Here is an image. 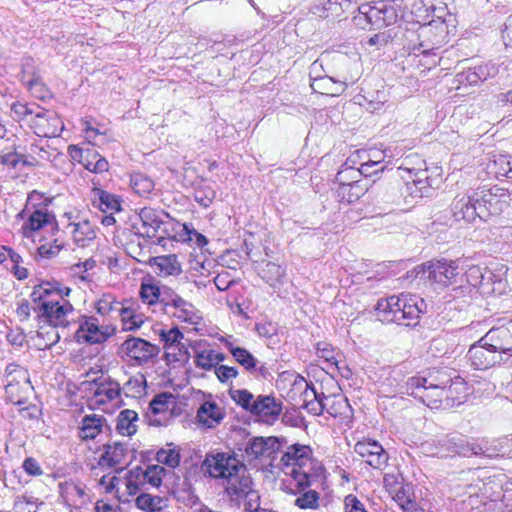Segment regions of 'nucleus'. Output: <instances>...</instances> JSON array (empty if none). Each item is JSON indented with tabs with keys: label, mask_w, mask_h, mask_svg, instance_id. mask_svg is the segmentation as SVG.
Returning <instances> with one entry per match:
<instances>
[{
	"label": "nucleus",
	"mask_w": 512,
	"mask_h": 512,
	"mask_svg": "<svg viewBox=\"0 0 512 512\" xmlns=\"http://www.w3.org/2000/svg\"><path fill=\"white\" fill-rule=\"evenodd\" d=\"M432 185L433 180L430 178L423 180H412L411 182L406 183V190L410 196L422 198L429 195Z\"/></svg>",
	"instance_id": "obj_53"
},
{
	"label": "nucleus",
	"mask_w": 512,
	"mask_h": 512,
	"mask_svg": "<svg viewBox=\"0 0 512 512\" xmlns=\"http://www.w3.org/2000/svg\"><path fill=\"white\" fill-rule=\"evenodd\" d=\"M138 420V414L134 410H122L117 417L116 430L123 436H132L137 431L135 422Z\"/></svg>",
	"instance_id": "obj_42"
},
{
	"label": "nucleus",
	"mask_w": 512,
	"mask_h": 512,
	"mask_svg": "<svg viewBox=\"0 0 512 512\" xmlns=\"http://www.w3.org/2000/svg\"><path fill=\"white\" fill-rule=\"evenodd\" d=\"M377 318L382 322H394L407 326H415L422 314L428 312L426 301L415 294L392 295L380 298L375 305Z\"/></svg>",
	"instance_id": "obj_1"
},
{
	"label": "nucleus",
	"mask_w": 512,
	"mask_h": 512,
	"mask_svg": "<svg viewBox=\"0 0 512 512\" xmlns=\"http://www.w3.org/2000/svg\"><path fill=\"white\" fill-rule=\"evenodd\" d=\"M393 32L396 34L395 42L398 45L403 46L409 53L414 55L419 54L420 48V24L418 22L407 23L402 21L398 22L397 26L392 27Z\"/></svg>",
	"instance_id": "obj_15"
},
{
	"label": "nucleus",
	"mask_w": 512,
	"mask_h": 512,
	"mask_svg": "<svg viewBox=\"0 0 512 512\" xmlns=\"http://www.w3.org/2000/svg\"><path fill=\"white\" fill-rule=\"evenodd\" d=\"M124 307L123 303L117 301L110 293L103 294L95 305L96 312L100 315L116 313L120 316L121 310L124 309Z\"/></svg>",
	"instance_id": "obj_47"
},
{
	"label": "nucleus",
	"mask_w": 512,
	"mask_h": 512,
	"mask_svg": "<svg viewBox=\"0 0 512 512\" xmlns=\"http://www.w3.org/2000/svg\"><path fill=\"white\" fill-rule=\"evenodd\" d=\"M354 451L374 469L382 470L388 464V453L376 440L364 439L358 441L354 446Z\"/></svg>",
	"instance_id": "obj_14"
},
{
	"label": "nucleus",
	"mask_w": 512,
	"mask_h": 512,
	"mask_svg": "<svg viewBox=\"0 0 512 512\" xmlns=\"http://www.w3.org/2000/svg\"><path fill=\"white\" fill-rule=\"evenodd\" d=\"M252 479L248 475L242 477V479L236 485L238 494H227L232 501H240L245 499V511L251 512L260 507V496L257 491L251 489Z\"/></svg>",
	"instance_id": "obj_23"
},
{
	"label": "nucleus",
	"mask_w": 512,
	"mask_h": 512,
	"mask_svg": "<svg viewBox=\"0 0 512 512\" xmlns=\"http://www.w3.org/2000/svg\"><path fill=\"white\" fill-rule=\"evenodd\" d=\"M396 34L393 32L392 27L385 29L382 32H379L367 40V44L369 46H379L383 47L389 42H393L395 39Z\"/></svg>",
	"instance_id": "obj_62"
},
{
	"label": "nucleus",
	"mask_w": 512,
	"mask_h": 512,
	"mask_svg": "<svg viewBox=\"0 0 512 512\" xmlns=\"http://www.w3.org/2000/svg\"><path fill=\"white\" fill-rule=\"evenodd\" d=\"M201 346V343H197L192 347L195 366L205 371L215 370L216 365L213 359V349H202Z\"/></svg>",
	"instance_id": "obj_46"
},
{
	"label": "nucleus",
	"mask_w": 512,
	"mask_h": 512,
	"mask_svg": "<svg viewBox=\"0 0 512 512\" xmlns=\"http://www.w3.org/2000/svg\"><path fill=\"white\" fill-rule=\"evenodd\" d=\"M368 191V183L363 180H352L350 184H344L337 189V196L341 202L353 203L360 199Z\"/></svg>",
	"instance_id": "obj_35"
},
{
	"label": "nucleus",
	"mask_w": 512,
	"mask_h": 512,
	"mask_svg": "<svg viewBox=\"0 0 512 512\" xmlns=\"http://www.w3.org/2000/svg\"><path fill=\"white\" fill-rule=\"evenodd\" d=\"M463 388V379H456L451 383L448 390H443L434 384L433 379L415 376L407 381V392L414 398L419 399L430 408H438L444 403V397L453 396V391Z\"/></svg>",
	"instance_id": "obj_9"
},
{
	"label": "nucleus",
	"mask_w": 512,
	"mask_h": 512,
	"mask_svg": "<svg viewBox=\"0 0 512 512\" xmlns=\"http://www.w3.org/2000/svg\"><path fill=\"white\" fill-rule=\"evenodd\" d=\"M216 197V192L213 188L209 186H205L203 188H197L195 190V201L203 206L208 207L213 202L214 198Z\"/></svg>",
	"instance_id": "obj_64"
},
{
	"label": "nucleus",
	"mask_w": 512,
	"mask_h": 512,
	"mask_svg": "<svg viewBox=\"0 0 512 512\" xmlns=\"http://www.w3.org/2000/svg\"><path fill=\"white\" fill-rule=\"evenodd\" d=\"M37 339L40 349H50L59 342L60 335L56 330V327L48 325L45 327L40 324L39 330L37 331Z\"/></svg>",
	"instance_id": "obj_49"
},
{
	"label": "nucleus",
	"mask_w": 512,
	"mask_h": 512,
	"mask_svg": "<svg viewBox=\"0 0 512 512\" xmlns=\"http://www.w3.org/2000/svg\"><path fill=\"white\" fill-rule=\"evenodd\" d=\"M464 437L460 435L444 436L437 440L436 451L433 455L446 458L454 454L462 456Z\"/></svg>",
	"instance_id": "obj_32"
},
{
	"label": "nucleus",
	"mask_w": 512,
	"mask_h": 512,
	"mask_svg": "<svg viewBox=\"0 0 512 512\" xmlns=\"http://www.w3.org/2000/svg\"><path fill=\"white\" fill-rule=\"evenodd\" d=\"M111 333L108 329L99 326L98 319L94 316H83L75 336L78 342L89 344H101L105 342Z\"/></svg>",
	"instance_id": "obj_17"
},
{
	"label": "nucleus",
	"mask_w": 512,
	"mask_h": 512,
	"mask_svg": "<svg viewBox=\"0 0 512 512\" xmlns=\"http://www.w3.org/2000/svg\"><path fill=\"white\" fill-rule=\"evenodd\" d=\"M280 442L277 437L256 436L248 440L245 447V454L249 459H258L260 457L274 458L278 452Z\"/></svg>",
	"instance_id": "obj_18"
},
{
	"label": "nucleus",
	"mask_w": 512,
	"mask_h": 512,
	"mask_svg": "<svg viewBox=\"0 0 512 512\" xmlns=\"http://www.w3.org/2000/svg\"><path fill=\"white\" fill-rule=\"evenodd\" d=\"M103 449L104 452L101 454L98 461L100 466L114 468L126 464L128 449L124 444L120 442H115L112 445L104 444Z\"/></svg>",
	"instance_id": "obj_26"
},
{
	"label": "nucleus",
	"mask_w": 512,
	"mask_h": 512,
	"mask_svg": "<svg viewBox=\"0 0 512 512\" xmlns=\"http://www.w3.org/2000/svg\"><path fill=\"white\" fill-rule=\"evenodd\" d=\"M434 16L428 23L420 24V48L419 54L424 57H437L440 49L449 42L450 30L443 18L444 9H436L431 5Z\"/></svg>",
	"instance_id": "obj_7"
},
{
	"label": "nucleus",
	"mask_w": 512,
	"mask_h": 512,
	"mask_svg": "<svg viewBox=\"0 0 512 512\" xmlns=\"http://www.w3.org/2000/svg\"><path fill=\"white\" fill-rule=\"evenodd\" d=\"M312 459V449L308 445L295 443L290 445L281 457L284 468H304Z\"/></svg>",
	"instance_id": "obj_20"
},
{
	"label": "nucleus",
	"mask_w": 512,
	"mask_h": 512,
	"mask_svg": "<svg viewBox=\"0 0 512 512\" xmlns=\"http://www.w3.org/2000/svg\"><path fill=\"white\" fill-rule=\"evenodd\" d=\"M93 193L92 204L103 213H114L121 210V201L116 195L102 189H94Z\"/></svg>",
	"instance_id": "obj_33"
},
{
	"label": "nucleus",
	"mask_w": 512,
	"mask_h": 512,
	"mask_svg": "<svg viewBox=\"0 0 512 512\" xmlns=\"http://www.w3.org/2000/svg\"><path fill=\"white\" fill-rule=\"evenodd\" d=\"M255 331L260 337L270 340V343L275 344L277 338L278 327L277 324L271 321H264L255 325Z\"/></svg>",
	"instance_id": "obj_59"
},
{
	"label": "nucleus",
	"mask_w": 512,
	"mask_h": 512,
	"mask_svg": "<svg viewBox=\"0 0 512 512\" xmlns=\"http://www.w3.org/2000/svg\"><path fill=\"white\" fill-rule=\"evenodd\" d=\"M168 499L149 493H140L135 499L138 509L145 512H161L167 506Z\"/></svg>",
	"instance_id": "obj_40"
},
{
	"label": "nucleus",
	"mask_w": 512,
	"mask_h": 512,
	"mask_svg": "<svg viewBox=\"0 0 512 512\" xmlns=\"http://www.w3.org/2000/svg\"><path fill=\"white\" fill-rule=\"evenodd\" d=\"M139 218L142 222V227L145 229L144 233L149 238L156 237L157 232L164 224L159 212L150 207L142 208L139 212Z\"/></svg>",
	"instance_id": "obj_38"
},
{
	"label": "nucleus",
	"mask_w": 512,
	"mask_h": 512,
	"mask_svg": "<svg viewBox=\"0 0 512 512\" xmlns=\"http://www.w3.org/2000/svg\"><path fill=\"white\" fill-rule=\"evenodd\" d=\"M358 103L364 106L370 112H376L383 108L384 104L388 101L385 91L377 90L375 92H367L365 95L358 97Z\"/></svg>",
	"instance_id": "obj_45"
},
{
	"label": "nucleus",
	"mask_w": 512,
	"mask_h": 512,
	"mask_svg": "<svg viewBox=\"0 0 512 512\" xmlns=\"http://www.w3.org/2000/svg\"><path fill=\"white\" fill-rule=\"evenodd\" d=\"M498 199L490 191L473 195L457 196L451 205L452 216L456 221L473 223L477 219L486 220L495 211Z\"/></svg>",
	"instance_id": "obj_3"
},
{
	"label": "nucleus",
	"mask_w": 512,
	"mask_h": 512,
	"mask_svg": "<svg viewBox=\"0 0 512 512\" xmlns=\"http://www.w3.org/2000/svg\"><path fill=\"white\" fill-rule=\"evenodd\" d=\"M52 295L53 291L49 288H44L43 285L34 288L31 293L32 301L38 303L37 306L33 307V310L38 313V325L43 323L54 327L66 326L68 322L65 320V317L69 312L73 311V306L67 300L60 302L57 299H46V297Z\"/></svg>",
	"instance_id": "obj_6"
},
{
	"label": "nucleus",
	"mask_w": 512,
	"mask_h": 512,
	"mask_svg": "<svg viewBox=\"0 0 512 512\" xmlns=\"http://www.w3.org/2000/svg\"><path fill=\"white\" fill-rule=\"evenodd\" d=\"M352 20L358 28L380 30L397 26L401 18L392 2L380 0L374 2L373 5L358 6L357 14L353 16Z\"/></svg>",
	"instance_id": "obj_5"
},
{
	"label": "nucleus",
	"mask_w": 512,
	"mask_h": 512,
	"mask_svg": "<svg viewBox=\"0 0 512 512\" xmlns=\"http://www.w3.org/2000/svg\"><path fill=\"white\" fill-rule=\"evenodd\" d=\"M334 61L337 67V76L344 81L346 85L348 83H355L360 77L359 73V57L355 55L354 58H350L344 54H338Z\"/></svg>",
	"instance_id": "obj_25"
},
{
	"label": "nucleus",
	"mask_w": 512,
	"mask_h": 512,
	"mask_svg": "<svg viewBox=\"0 0 512 512\" xmlns=\"http://www.w3.org/2000/svg\"><path fill=\"white\" fill-rule=\"evenodd\" d=\"M73 225V239L80 247L89 245L96 238L94 226L88 220H83Z\"/></svg>",
	"instance_id": "obj_41"
},
{
	"label": "nucleus",
	"mask_w": 512,
	"mask_h": 512,
	"mask_svg": "<svg viewBox=\"0 0 512 512\" xmlns=\"http://www.w3.org/2000/svg\"><path fill=\"white\" fill-rule=\"evenodd\" d=\"M296 499L294 504L300 509L318 508L319 493L315 490H304Z\"/></svg>",
	"instance_id": "obj_56"
},
{
	"label": "nucleus",
	"mask_w": 512,
	"mask_h": 512,
	"mask_svg": "<svg viewBox=\"0 0 512 512\" xmlns=\"http://www.w3.org/2000/svg\"><path fill=\"white\" fill-rule=\"evenodd\" d=\"M180 298L174 290L169 287L162 286L160 287V296L158 305L161 307V310L165 314H170V310H172L176 301Z\"/></svg>",
	"instance_id": "obj_54"
},
{
	"label": "nucleus",
	"mask_w": 512,
	"mask_h": 512,
	"mask_svg": "<svg viewBox=\"0 0 512 512\" xmlns=\"http://www.w3.org/2000/svg\"><path fill=\"white\" fill-rule=\"evenodd\" d=\"M90 386L94 387L93 395L96 398H100L99 402L101 403L113 401L120 397L121 394L120 384L110 376H104L103 374L93 378L90 381ZM90 389L92 390L93 388Z\"/></svg>",
	"instance_id": "obj_21"
},
{
	"label": "nucleus",
	"mask_w": 512,
	"mask_h": 512,
	"mask_svg": "<svg viewBox=\"0 0 512 512\" xmlns=\"http://www.w3.org/2000/svg\"><path fill=\"white\" fill-rule=\"evenodd\" d=\"M385 165L379 163V161L367 160L361 163L360 167L357 168V172L359 176L371 177L376 175L379 172H383L385 169Z\"/></svg>",
	"instance_id": "obj_63"
},
{
	"label": "nucleus",
	"mask_w": 512,
	"mask_h": 512,
	"mask_svg": "<svg viewBox=\"0 0 512 512\" xmlns=\"http://www.w3.org/2000/svg\"><path fill=\"white\" fill-rule=\"evenodd\" d=\"M289 474L296 482L297 491L300 493L307 488L311 486L310 482V473L304 468H292L289 472H286Z\"/></svg>",
	"instance_id": "obj_58"
},
{
	"label": "nucleus",
	"mask_w": 512,
	"mask_h": 512,
	"mask_svg": "<svg viewBox=\"0 0 512 512\" xmlns=\"http://www.w3.org/2000/svg\"><path fill=\"white\" fill-rule=\"evenodd\" d=\"M490 76L488 65H479L468 68L456 74L455 80L459 85L475 86Z\"/></svg>",
	"instance_id": "obj_36"
},
{
	"label": "nucleus",
	"mask_w": 512,
	"mask_h": 512,
	"mask_svg": "<svg viewBox=\"0 0 512 512\" xmlns=\"http://www.w3.org/2000/svg\"><path fill=\"white\" fill-rule=\"evenodd\" d=\"M471 291L469 285L459 284L454 286L443 296V303L449 310L461 311L469 305Z\"/></svg>",
	"instance_id": "obj_28"
},
{
	"label": "nucleus",
	"mask_w": 512,
	"mask_h": 512,
	"mask_svg": "<svg viewBox=\"0 0 512 512\" xmlns=\"http://www.w3.org/2000/svg\"><path fill=\"white\" fill-rule=\"evenodd\" d=\"M416 278L428 281L436 287H448L458 283V278L462 277L458 261L447 259H434L417 265L411 271Z\"/></svg>",
	"instance_id": "obj_8"
},
{
	"label": "nucleus",
	"mask_w": 512,
	"mask_h": 512,
	"mask_svg": "<svg viewBox=\"0 0 512 512\" xmlns=\"http://www.w3.org/2000/svg\"><path fill=\"white\" fill-rule=\"evenodd\" d=\"M232 356L249 373L253 374L256 371L259 361L247 349L235 348L232 350Z\"/></svg>",
	"instance_id": "obj_52"
},
{
	"label": "nucleus",
	"mask_w": 512,
	"mask_h": 512,
	"mask_svg": "<svg viewBox=\"0 0 512 512\" xmlns=\"http://www.w3.org/2000/svg\"><path fill=\"white\" fill-rule=\"evenodd\" d=\"M172 397V394L169 392L156 394L149 403V408L152 413L156 415L165 411Z\"/></svg>",
	"instance_id": "obj_61"
},
{
	"label": "nucleus",
	"mask_w": 512,
	"mask_h": 512,
	"mask_svg": "<svg viewBox=\"0 0 512 512\" xmlns=\"http://www.w3.org/2000/svg\"><path fill=\"white\" fill-rule=\"evenodd\" d=\"M131 474L140 482L150 484L154 488H159L162 484L166 469L160 465H148L146 469L137 466L131 471Z\"/></svg>",
	"instance_id": "obj_31"
},
{
	"label": "nucleus",
	"mask_w": 512,
	"mask_h": 512,
	"mask_svg": "<svg viewBox=\"0 0 512 512\" xmlns=\"http://www.w3.org/2000/svg\"><path fill=\"white\" fill-rule=\"evenodd\" d=\"M159 337L164 344L165 351H168L176 350L179 342L184 339V334L179 330L178 327H173L169 330L161 329L159 332Z\"/></svg>",
	"instance_id": "obj_51"
},
{
	"label": "nucleus",
	"mask_w": 512,
	"mask_h": 512,
	"mask_svg": "<svg viewBox=\"0 0 512 512\" xmlns=\"http://www.w3.org/2000/svg\"><path fill=\"white\" fill-rule=\"evenodd\" d=\"M353 155H351L343 165V169H341L337 175H336V181L338 182L339 186H343L344 184H350L354 178L358 177V172L353 168L352 166H348V164L351 162L352 164L355 163V160L353 159Z\"/></svg>",
	"instance_id": "obj_57"
},
{
	"label": "nucleus",
	"mask_w": 512,
	"mask_h": 512,
	"mask_svg": "<svg viewBox=\"0 0 512 512\" xmlns=\"http://www.w3.org/2000/svg\"><path fill=\"white\" fill-rule=\"evenodd\" d=\"M295 384L304 386L302 407L313 415H321L326 409L327 403L325 401L329 400V398L324 393L317 392L313 383L307 382L301 376L298 377Z\"/></svg>",
	"instance_id": "obj_19"
},
{
	"label": "nucleus",
	"mask_w": 512,
	"mask_h": 512,
	"mask_svg": "<svg viewBox=\"0 0 512 512\" xmlns=\"http://www.w3.org/2000/svg\"><path fill=\"white\" fill-rule=\"evenodd\" d=\"M49 224H56L55 216L47 208L35 209L22 226L23 235L29 238L33 232L39 231Z\"/></svg>",
	"instance_id": "obj_29"
},
{
	"label": "nucleus",
	"mask_w": 512,
	"mask_h": 512,
	"mask_svg": "<svg viewBox=\"0 0 512 512\" xmlns=\"http://www.w3.org/2000/svg\"><path fill=\"white\" fill-rule=\"evenodd\" d=\"M190 359V353L188 348L181 342H179L176 350L165 351V360L167 363L183 362L186 363Z\"/></svg>",
	"instance_id": "obj_60"
},
{
	"label": "nucleus",
	"mask_w": 512,
	"mask_h": 512,
	"mask_svg": "<svg viewBox=\"0 0 512 512\" xmlns=\"http://www.w3.org/2000/svg\"><path fill=\"white\" fill-rule=\"evenodd\" d=\"M151 266L161 277L175 276L182 272L181 264L175 254L154 257L151 260Z\"/></svg>",
	"instance_id": "obj_30"
},
{
	"label": "nucleus",
	"mask_w": 512,
	"mask_h": 512,
	"mask_svg": "<svg viewBox=\"0 0 512 512\" xmlns=\"http://www.w3.org/2000/svg\"><path fill=\"white\" fill-rule=\"evenodd\" d=\"M496 454V449L491 448V446L489 445V441L487 439L469 441L466 438H464L462 456L468 457L471 455H475L491 458Z\"/></svg>",
	"instance_id": "obj_39"
},
{
	"label": "nucleus",
	"mask_w": 512,
	"mask_h": 512,
	"mask_svg": "<svg viewBox=\"0 0 512 512\" xmlns=\"http://www.w3.org/2000/svg\"><path fill=\"white\" fill-rule=\"evenodd\" d=\"M224 417L223 409L215 401H204L196 414L198 424L208 429L218 426Z\"/></svg>",
	"instance_id": "obj_22"
},
{
	"label": "nucleus",
	"mask_w": 512,
	"mask_h": 512,
	"mask_svg": "<svg viewBox=\"0 0 512 512\" xmlns=\"http://www.w3.org/2000/svg\"><path fill=\"white\" fill-rule=\"evenodd\" d=\"M169 315L189 324H197L201 319L194 305L183 299L181 296L176 301L172 310H170Z\"/></svg>",
	"instance_id": "obj_37"
},
{
	"label": "nucleus",
	"mask_w": 512,
	"mask_h": 512,
	"mask_svg": "<svg viewBox=\"0 0 512 512\" xmlns=\"http://www.w3.org/2000/svg\"><path fill=\"white\" fill-rule=\"evenodd\" d=\"M5 374L7 378L5 385L6 399L19 407L25 405L34 389L27 370L11 363L7 365Z\"/></svg>",
	"instance_id": "obj_10"
},
{
	"label": "nucleus",
	"mask_w": 512,
	"mask_h": 512,
	"mask_svg": "<svg viewBox=\"0 0 512 512\" xmlns=\"http://www.w3.org/2000/svg\"><path fill=\"white\" fill-rule=\"evenodd\" d=\"M201 469L211 478L225 479L227 494L237 495L236 485L242 477L248 476L246 466L234 455L226 452L207 453Z\"/></svg>",
	"instance_id": "obj_2"
},
{
	"label": "nucleus",
	"mask_w": 512,
	"mask_h": 512,
	"mask_svg": "<svg viewBox=\"0 0 512 512\" xmlns=\"http://www.w3.org/2000/svg\"><path fill=\"white\" fill-rule=\"evenodd\" d=\"M123 322V329L126 331H133L141 327L143 319L141 315L135 314L134 310L129 307H124L120 314Z\"/></svg>",
	"instance_id": "obj_55"
},
{
	"label": "nucleus",
	"mask_w": 512,
	"mask_h": 512,
	"mask_svg": "<svg viewBox=\"0 0 512 512\" xmlns=\"http://www.w3.org/2000/svg\"><path fill=\"white\" fill-rule=\"evenodd\" d=\"M479 343L487 346L489 351L512 356V321L491 328L479 339Z\"/></svg>",
	"instance_id": "obj_11"
},
{
	"label": "nucleus",
	"mask_w": 512,
	"mask_h": 512,
	"mask_svg": "<svg viewBox=\"0 0 512 512\" xmlns=\"http://www.w3.org/2000/svg\"><path fill=\"white\" fill-rule=\"evenodd\" d=\"M319 68H322V64L319 63L318 60L314 61L310 67V86L315 92L336 97L346 91L348 85H346L338 76L331 77L328 75H317L313 77L312 74L317 73Z\"/></svg>",
	"instance_id": "obj_13"
},
{
	"label": "nucleus",
	"mask_w": 512,
	"mask_h": 512,
	"mask_svg": "<svg viewBox=\"0 0 512 512\" xmlns=\"http://www.w3.org/2000/svg\"><path fill=\"white\" fill-rule=\"evenodd\" d=\"M121 349L139 365L148 363L160 352L159 346L138 337H128L122 343Z\"/></svg>",
	"instance_id": "obj_12"
},
{
	"label": "nucleus",
	"mask_w": 512,
	"mask_h": 512,
	"mask_svg": "<svg viewBox=\"0 0 512 512\" xmlns=\"http://www.w3.org/2000/svg\"><path fill=\"white\" fill-rule=\"evenodd\" d=\"M496 354V352L489 351L488 347L479 343L478 340L469 348L467 357L475 369L485 370L498 362Z\"/></svg>",
	"instance_id": "obj_24"
},
{
	"label": "nucleus",
	"mask_w": 512,
	"mask_h": 512,
	"mask_svg": "<svg viewBox=\"0 0 512 512\" xmlns=\"http://www.w3.org/2000/svg\"><path fill=\"white\" fill-rule=\"evenodd\" d=\"M259 276L272 288H277L283 284L286 276V269L279 264L271 261L262 262L259 269Z\"/></svg>",
	"instance_id": "obj_34"
},
{
	"label": "nucleus",
	"mask_w": 512,
	"mask_h": 512,
	"mask_svg": "<svg viewBox=\"0 0 512 512\" xmlns=\"http://www.w3.org/2000/svg\"><path fill=\"white\" fill-rule=\"evenodd\" d=\"M130 182L134 191L141 196L150 194L154 189V181L140 172L132 174Z\"/></svg>",
	"instance_id": "obj_50"
},
{
	"label": "nucleus",
	"mask_w": 512,
	"mask_h": 512,
	"mask_svg": "<svg viewBox=\"0 0 512 512\" xmlns=\"http://www.w3.org/2000/svg\"><path fill=\"white\" fill-rule=\"evenodd\" d=\"M166 446L167 448L157 451L156 460L158 463L174 469L180 464V451L173 443H168Z\"/></svg>",
	"instance_id": "obj_48"
},
{
	"label": "nucleus",
	"mask_w": 512,
	"mask_h": 512,
	"mask_svg": "<svg viewBox=\"0 0 512 512\" xmlns=\"http://www.w3.org/2000/svg\"><path fill=\"white\" fill-rule=\"evenodd\" d=\"M354 10L352 0H317L312 12L320 18L340 21Z\"/></svg>",
	"instance_id": "obj_16"
},
{
	"label": "nucleus",
	"mask_w": 512,
	"mask_h": 512,
	"mask_svg": "<svg viewBox=\"0 0 512 512\" xmlns=\"http://www.w3.org/2000/svg\"><path fill=\"white\" fill-rule=\"evenodd\" d=\"M85 155L82 165L86 170L95 174H101L108 171V161L101 156L95 148H88V153Z\"/></svg>",
	"instance_id": "obj_43"
},
{
	"label": "nucleus",
	"mask_w": 512,
	"mask_h": 512,
	"mask_svg": "<svg viewBox=\"0 0 512 512\" xmlns=\"http://www.w3.org/2000/svg\"><path fill=\"white\" fill-rule=\"evenodd\" d=\"M139 295L142 302L148 306H158L160 286L153 278L143 280L140 285Z\"/></svg>",
	"instance_id": "obj_44"
},
{
	"label": "nucleus",
	"mask_w": 512,
	"mask_h": 512,
	"mask_svg": "<svg viewBox=\"0 0 512 512\" xmlns=\"http://www.w3.org/2000/svg\"><path fill=\"white\" fill-rule=\"evenodd\" d=\"M231 399L243 410L257 416L266 424H273L282 412V402L271 395L255 397L247 389H229Z\"/></svg>",
	"instance_id": "obj_4"
},
{
	"label": "nucleus",
	"mask_w": 512,
	"mask_h": 512,
	"mask_svg": "<svg viewBox=\"0 0 512 512\" xmlns=\"http://www.w3.org/2000/svg\"><path fill=\"white\" fill-rule=\"evenodd\" d=\"M110 431L107 420L102 415H85L81 421L79 437L82 440H93L104 431Z\"/></svg>",
	"instance_id": "obj_27"
}]
</instances>
